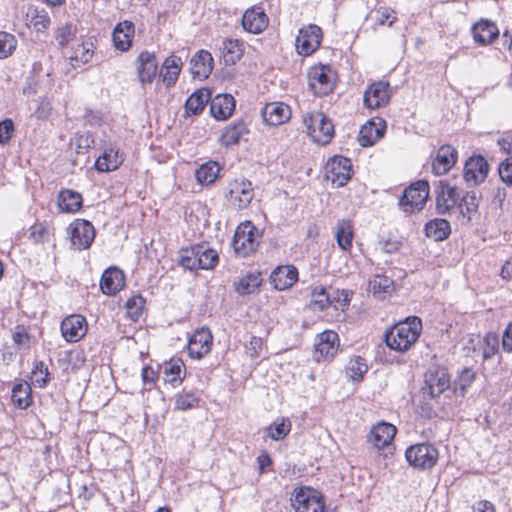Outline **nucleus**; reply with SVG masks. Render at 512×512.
Segmentation results:
<instances>
[{
	"mask_svg": "<svg viewBox=\"0 0 512 512\" xmlns=\"http://www.w3.org/2000/svg\"><path fill=\"white\" fill-rule=\"evenodd\" d=\"M422 330V322L418 317H408L399 322L385 335V341L390 349L405 352L417 341Z\"/></svg>",
	"mask_w": 512,
	"mask_h": 512,
	"instance_id": "nucleus-1",
	"label": "nucleus"
},
{
	"mask_svg": "<svg viewBox=\"0 0 512 512\" xmlns=\"http://www.w3.org/2000/svg\"><path fill=\"white\" fill-rule=\"evenodd\" d=\"M303 123L308 135L315 143L326 145L334 135L332 122L322 112L307 113L303 118Z\"/></svg>",
	"mask_w": 512,
	"mask_h": 512,
	"instance_id": "nucleus-2",
	"label": "nucleus"
},
{
	"mask_svg": "<svg viewBox=\"0 0 512 512\" xmlns=\"http://www.w3.org/2000/svg\"><path fill=\"white\" fill-rule=\"evenodd\" d=\"M429 197V184L419 180L404 190L400 197L399 206L406 214L421 211Z\"/></svg>",
	"mask_w": 512,
	"mask_h": 512,
	"instance_id": "nucleus-3",
	"label": "nucleus"
},
{
	"mask_svg": "<svg viewBox=\"0 0 512 512\" xmlns=\"http://www.w3.org/2000/svg\"><path fill=\"white\" fill-rule=\"evenodd\" d=\"M291 502L296 512H334L325 510L320 492L309 487L295 489Z\"/></svg>",
	"mask_w": 512,
	"mask_h": 512,
	"instance_id": "nucleus-4",
	"label": "nucleus"
},
{
	"mask_svg": "<svg viewBox=\"0 0 512 512\" xmlns=\"http://www.w3.org/2000/svg\"><path fill=\"white\" fill-rule=\"evenodd\" d=\"M258 231L251 222L241 223L235 230L232 246L239 256H247L257 247Z\"/></svg>",
	"mask_w": 512,
	"mask_h": 512,
	"instance_id": "nucleus-5",
	"label": "nucleus"
},
{
	"mask_svg": "<svg viewBox=\"0 0 512 512\" xmlns=\"http://www.w3.org/2000/svg\"><path fill=\"white\" fill-rule=\"evenodd\" d=\"M322 37V29L315 24H309L299 29L295 40L297 53L302 56H310L319 48Z\"/></svg>",
	"mask_w": 512,
	"mask_h": 512,
	"instance_id": "nucleus-6",
	"label": "nucleus"
},
{
	"mask_svg": "<svg viewBox=\"0 0 512 512\" xmlns=\"http://www.w3.org/2000/svg\"><path fill=\"white\" fill-rule=\"evenodd\" d=\"M451 386L450 375L444 367L430 368L425 374L423 393L431 398L441 396Z\"/></svg>",
	"mask_w": 512,
	"mask_h": 512,
	"instance_id": "nucleus-7",
	"label": "nucleus"
},
{
	"mask_svg": "<svg viewBox=\"0 0 512 512\" xmlns=\"http://www.w3.org/2000/svg\"><path fill=\"white\" fill-rule=\"evenodd\" d=\"M308 84L315 95H327L334 88V75L329 66L317 65L308 71Z\"/></svg>",
	"mask_w": 512,
	"mask_h": 512,
	"instance_id": "nucleus-8",
	"label": "nucleus"
},
{
	"mask_svg": "<svg viewBox=\"0 0 512 512\" xmlns=\"http://www.w3.org/2000/svg\"><path fill=\"white\" fill-rule=\"evenodd\" d=\"M406 459L415 468L427 469L433 467L438 460V450L431 444L422 443L406 450Z\"/></svg>",
	"mask_w": 512,
	"mask_h": 512,
	"instance_id": "nucleus-9",
	"label": "nucleus"
},
{
	"mask_svg": "<svg viewBox=\"0 0 512 512\" xmlns=\"http://www.w3.org/2000/svg\"><path fill=\"white\" fill-rule=\"evenodd\" d=\"M339 337L335 331L326 330L317 335L315 340L314 359L317 362L329 361L339 350Z\"/></svg>",
	"mask_w": 512,
	"mask_h": 512,
	"instance_id": "nucleus-10",
	"label": "nucleus"
},
{
	"mask_svg": "<svg viewBox=\"0 0 512 512\" xmlns=\"http://www.w3.org/2000/svg\"><path fill=\"white\" fill-rule=\"evenodd\" d=\"M351 161L343 156H334L325 166L326 179L336 187L344 186L351 178Z\"/></svg>",
	"mask_w": 512,
	"mask_h": 512,
	"instance_id": "nucleus-11",
	"label": "nucleus"
},
{
	"mask_svg": "<svg viewBox=\"0 0 512 512\" xmlns=\"http://www.w3.org/2000/svg\"><path fill=\"white\" fill-rule=\"evenodd\" d=\"M488 172L489 165L485 158L472 156L465 163L463 178L468 186H477L486 179Z\"/></svg>",
	"mask_w": 512,
	"mask_h": 512,
	"instance_id": "nucleus-12",
	"label": "nucleus"
},
{
	"mask_svg": "<svg viewBox=\"0 0 512 512\" xmlns=\"http://www.w3.org/2000/svg\"><path fill=\"white\" fill-rule=\"evenodd\" d=\"M390 98V85L384 81L372 83L364 92V104L369 109H379L386 106Z\"/></svg>",
	"mask_w": 512,
	"mask_h": 512,
	"instance_id": "nucleus-13",
	"label": "nucleus"
},
{
	"mask_svg": "<svg viewBox=\"0 0 512 512\" xmlns=\"http://www.w3.org/2000/svg\"><path fill=\"white\" fill-rule=\"evenodd\" d=\"M460 194L455 186L439 181L436 191V210L439 214L450 213L458 207Z\"/></svg>",
	"mask_w": 512,
	"mask_h": 512,
	"instance_id": "nucleus-14",
	"label": "nucleus"
},
{
	"mask_svg": "<svg viewBox=\"0 0 512 512\" xmlns=\"http://www.w3.org/2000/svg\"><path fill=\"white\" fill-rule=\"evenodd\" d=\"M254 197L251 182L247 180H235L230 183L227 199L235 208L241 210L246 208Z\"/></svg>",
	"mask_w": 512,
	"mask_h": 512,
	"instance_id": "nucleus-15",
	"label": "nucleus"
},
{
	"mask_svg": "<svg viewBox=\"0 0 512 512\" xmlns=\"http://www.w3.org/2000/svg\"><path fill=\"white\" fill-rule=\"evenodd\" d=\"M213 336L209 329H197L188 342V353L191 358L201 359L211 351Z\"/></svg>",
	"mask_w": 512,
	"mask_h": 512,
	"instance_id": "nucleus-16",
	"label": "nucleus"
},
{
	"mask_svg": "<svg viewBox=\"0 0 512 512\" xmlns=\"http://www.w3.org/2000/svg\"><path fill=\"white\" fill-rule=\"evenodd\" d=\"M61 333L67 342H78L87 333L86 319L81 315H70L61 323Z\"/></svg>",
	"mask_w": 512,
	"mask_h": 512,
	"instance_id": "nucleus-17",
	"label": "nucleus"
},
{
	"mask_svg": "<svg viewBox=\"0 0 512 512\" xmlns=\"http://www.w3.org/2000/svg\"><path fill=\"white\" fill-rule=\"evenodd\" d=\"M95 237L93 225L86 220H76L71 226V242L77 249L90 247Z\"/></svg>",
	"mask_w": 512,
	"mask_h": 512,
	"instance_id": "nucleus-18",
	"label": "nucleus"
},
{
	"mask_svg": "<svg viewBox=\"0 0 512 512\" xmlns=\"http://www.w3.org/2000/svg\"><path fill=\"white\" fill-rule=\"evenodd\" d=\"M386 123L382 118L367 121L360 129L358 141L362 147L374 145L384 136Z\"/></svg>",
	"mask_w": 512,
	"mask_h": 512,
	"instance_id": "nucleus-19",
	"label": "nucleus"
},
{
	"mask_svg": "<svg viewBox=\"0 0 512 512\" xmlns=\"http://www.w3.org/2000/svg\"><path fill=\"white\" fill-rule=\"evenodd\" d=\"M125 285V277L122 272L117 267H109L107 268L100 280V288L101 291L106 295H115L119 292Z\"/></svg>",
	"mask_w": 512,
	"mask_h": 512,
	"instance_id": "nucleus-20",
	"label": "nucleus"
},
{
	"mask_svg": "<svg viewBox=\"0 0 512 512\" xmlns=\"http://www.w3.org/2000/svg\"><path fill=\"white\" fill-rule=\"evenodd\" d=\"M290 117V107L282 102L269 103L262 110V118L270 126L284 124Z\"/></svg>",
	"mask_w": 512,
	"mask_h": 512,
	"instance_id": "nucleus-21",
	"label": "nucleus"
},
{
	"mask_svg": "<svg viewBox=\"0 0 512 512\" xmlns=\"http://www.w3.org/2000/svg\"><path fill=\"white\" fill-rule=\"evenodd\" d=\"M396 434V428L390 423L380 422L371 428L368 441L377 449L391 444Z\"/></svg>",
	"mask_w": 512,
	"mask_h": 512,
	"instance_id": "nucleus-22",
	"label": "nucleus"
},
{
	"mask_svg": "<svg viewBox=\"0 0 512 512\" xmlns=\"http://www.w3.org/2000/svg\"><path fill=\"white\" fill-rule=\"evenodd\" d=\"M242 26L250 33H261L268 26V17L259 7L247 9L242 17Z\"/></svg>",
	"mask_w": 512,
	"mask_h": 512,
	"instance_id": "nucleus-23",
	"label": "nucleus"
},
{
	"mask_svg": "<svg viewBox=\"0 0 512 512\" xmlns=\"http://www.w3.org/2000/svg\"><path fill=\"white\" fill-rule=\"evenodd\" d=\"M209 101L210 113L217 120L228 119L235 109V100L230 94H218Z\"/></svg>",
	"mask_w": 512,
	"mask_h": 512,
	"instance_id": "nucleus-24",
	"label": "nucleus"
},
{
	"mask_svg": "<svg viewBox=\"0 0 512 512\" xmlns=\"http://www.w3.org/2000/svg\"><path fill=\"white\" fill-rule=\"evenodd\" d=\"M298 279V271L292 265L277 267L270 276L271 283L277 290H286Z\"/></svg>",
	"mask_w": 512,
	"mask_h": 512,
	"instance_id": "nucleus-25",
	"label": "nucleus"
},
{
	"mask_svg": "<svg viewBox=\"0 0 512 512\" xmlns=\"http://www.w3.org/2000/svg\"><path fill=\"white\" fill-rule=\"evenodd\" d=\"M457 151L450 145L441 146L433 161V171L436 175L447 173L456 163Z\"/></svg>",
	"mask_w": 512,
	"mask_h": 512,
	"instance_id": "nucleus-26",
	"label": "nucleus"
},
{
	"mask_svg": "<svg viewBox=\"0 0 512 512\" xmlns=\"http://www.w3.org/2000/svg\"><path fill=\"white\" fill-rule=\"evenodd\" d=\"M473 38L476 43L486 46L493 43L499 35L497 26L488 20H481L472 27Z\"/></svg>",
	"mask_w": 512,
	"mask_h": 512,
	"instance_id": "nucleus-27",
	"label": "nucleus"
},
{
	"mask_svg": "<svg viewBox=\"0 0 512 512\" xmlns=\"http://www.w3.org/2000/svg\"><path fill=\"white\" fill-rule=\"evenodd\" d=\"M134 25L130 21L120 22L113 31V43L117 50L128 51L134 37Z\"/></svg>",
	"mask_w": 512,
	"mask_h": 512,
	"instance_id": "nucleus-28",
	"label": "nucleus"
},
{
	"mask_svg": "<svg viewBox=\"0 0 512 512\" xmlns=\"http://www.w3.org/2000/svg\"><path fill=\"white\" fill-rule=\"evenodd\" d=\"M137 72L142 84L151 83L157 72L154 54L142 52L137 58Z\"/></svg>",
	"mask_w": 512,
	"mask_h": 512,
	"instance_id": "nucleus-29",
	"label": "nucleus"
},
{
	"mask_svg": "<svg viewBox=\"0 0 512 512\" xmlns=\"http://www.w3.org/2000/svg\"><path fill=\"white\" fill-rule=\"evenodd\" d=\"M191 73L194 77L204 79L207 78L213 69V58L211 53L201 50L196 53L190 61Z\"/></svg>",
	"mask_w": 512,
	"mask_h": 512,
	"instance_id": "nucleus-30",
	"label": "nucleus"
},
{
	"mask_svg": "<svg viewBox=\"0 0 512 512\" xmlns=\"http://www.w3.org/2000/svg\"><path fill=\"white\" fill-rule=\"evenodd\" d=\"M122 162L123 157L119 154V150L109 147L97 158L95 168L99 172H110L116 170Z\"/></svg>",
	"mask_w": 512,
	"mask_h": 512,
	"instance_id": "nucleus-31",
	"label": "nucleus"
},
{
	"mask_svg": "<svg viewBox=\"0 0 512 512\" xmlns=\"http://www.w3.org/2000/svg\"><path fill=\"white\" fill-rule=\"evenodd\" d=\"M220 49L226 65H235L243 55V43L237 39L224 40Z\"/></svg>",
	"mask_w": 512,
	"mask_h": 512,
	"instance_id": "nucleus-32",
	"label": "nucleus"
},
{
	"mask_svg": "<svg viewBox=\"0 0 512 512\" xmlns=\"http://www.w3.org/2000/svg\"><path fill=\"white\" fill-rule=\"evenodd\" d=\"M58 206L63 212L75 213L82 206V196L73 190H63L59 195Z\"/></svg>",
	"mask_w": 512,
	"mask_h": 512,
	"instance_id": "nucleus-33",
	"label": "nucleus"
},
{
	"mask_svg": "<svg viewBox=\"0 0 512 512\" xmlns=\"http://www.w3.org/2000/svg\"><path fill=\"white\" fill-rule=\"evenodd\" d=\"M211 99L208 89H199L190 95L186 100L185 109L187 113L198 114L203 111L206 104Z\"/></svg>",
	"mask_w": 512,
	"mask_h": 512,
	"instance_id": "nucleus-34",
	"label": "nucleus"
},
{
	"mask_svg": "<svg viewBox=\"0 0 512 512\" xmlns=\"http://www.w3.org/2000/svg\"><path fill=\"white\" fill-rule=\"evenodd\" d=\"M450 223L445 219H434L425 225L427 237L435 241H442L450 234Z\"/></svg>",
	"mask_w": 512,
	"mask_h": 512,
	"instance_id": "nucleus-35",
	"label": "nucleus"
},
{
	"mask_svg": "<svg viewBox=\"0 0 512 512\" xmlns=\"http://www.w3.org/2000/svg\"><path fill=\"white\" fill-rule=\"evenodd\" d=\"M184 363L181 359H170L162 366L165 381L172 385L182 383L184 376H182V369Z\"/></svg>",
	"mask_w": 512,
	"mask_h": 512,
	"instance_id": "nucleus-36",
	"label": "nucleus"
},
{
	"mask_svg": "<svg viewBox=\"0 0 512 512\" xmlns=\"http://www.w3.org/2000/svg\"><path fill=\"white\" fill-rule=\"evenodd\" d=\"M335 237L339 247L348 250L352 246L353 227L350 221L340 220L335 227Z\"/></svg>",
	"mask_w": 512,
	"mask_h": 512,
	"instance_id": "nucleus-37",
	"label": "nucleus"
},
{
	"mask_svg": "<svg viewBox=\"0 0 512 512\" xmlns=\"http://www.w3.org/2000/svg\"><path fill=\"white\" fill-rule=\"evenodd\" d=\"M260 273H249L235 283V290L240 295H247L256 292L261 285Z\"/></svg>",
	"mask_w": 512,
	"mask_h": 512,
	"instance_id": "nucleus-38",
	"label": "nucleus"
},
{
	"mask_svg": "<svg viewBox=\"0 0 512 512\" xmlns=\"http://www.w3.org/2000/svg\"><path fill=\"white\" fill-rule=\"evenodd\" d=\"M246 131V126L243 122L234 123L223 130L219 141L226 147L235 145Z\"/></svg>",
	"mask_w": 512,
	"mask_h": 512,
	"instance_id": "nucleus-39",
	"label": "nucleus"
},
{
	"mask_svg": "<svg viewBox=\"0 0 512 512\" xmlns=\"http://www.w3.org/2000/svg\"><path fill=\"white\" fill-rule=\"evenodd\" d=\"M220 168L217 162L209 161L196 170V179L202 185L212 184L218 177Z\"/></svg>",
	"mask_w": 512,
	"mask_h": 512,
	"instance_id": "nucleus-40",
	"label": "nucleus"
},
{
	"mask_svg": "<svg viewBox=\"0 0 512 512\" xmlns=\"http://www.w3.org/2000/svg\"><path fill=\"white\" fill-rule=\"evenodd\" d=\"M12 402L20 409H26L32 402L31 388L28 383L16 384L12 389Z\"/></svg>",
	"mask_w": 512,
	"mask_h": 512,
	"instance_id": "nucleus-41",
	"label": "nucleus"
},
{
	"mask_svg": "<svg viewBox=\"0 0 512 512\" xmlns=\"http://www.w3.org/2000/svg\"><path fill=\"white\" fill-rule=\"evenodd\" d=\"M182 61L180 57L170 56L163 64V78L167 86L174 85L180 73Z\"/></svg>",
	"mask_w": 512,
	"mask_h": 512,
	"instance_id": "nucleus-42",
	"label": "nucleus"
},
{
	"mask_svg": "<svg viewBox=\"0 0 512 512\" xmlns=\"http://www.w3.org/2000/svg\"><path fill=\"white\" fill-rule=\"evenodd\" d=\"M291 430V421L288 418H281L270 424L266 429V434L274 441L284 439Z\"/></svg>",
	"mask_w": 512,
	"mask_h": 512,
	"instance_id": "nucleus-43",
	"label": "nucleus"
},
{
	"mask_svg": "<svg viewBox=\"0 0 512 512\" xmlns=\"http://www.w3.org/2000/svg\"><path fill=\"white\" fill-rule=\"evenodd\" d=\"M369 288L374 293V295H377L378 297H384L393 291V280L387 276L375 275L369 281Z\"/></svg>",
	"mask_w": 512,
	"mask_h": 512,
	"instance_id": "nucleus-44",
	"label": "nucleus"
},
{
	"mask_svg": "<svg viewBox=\"0 0 512 512\" xmlns=\"http://www.w3.org/2000/svg\"><path fill=\"white\" fill-rule=\"evenodd\" d=\"M479 207V197L476 193H466L464 196H460V201L458 202V207L460 208V212L464 217L471 219L473 215L476 214Z\"/></svg>",
	"mask_w": 512,
	"mask_h": 512,
	"instance_id": "nucleus-45",
	"label": "nucleus"
},
{
	"mask_svg": "<svg viewBox=\"0 0 512 512\" xmlns=\"http://www.w3.org/2000/svg\"><path fill=\"white\" fill-rule=\"evenodd\" d=\"M198 254V267L200 269H211L218 262V254L213 249L204 248L203 246H196Z\"/></svg>",
	"mask_w": 512,
	"mask_h": 512,
	"instance_id": "nucleus-46",
	"label": "nucleus"
},
{
	"mask_svg": "<svg viewBox=\"0 0 512 512\" xmlns=\"http://www.w3.org/2000/svg\"><path fill=\"white\" fill-rule=\"evenodd\" d=\"M93 45L91 43L78 44L70 56L73 65H82L88 63L93 57Z\"/></svg>",
	"mask_w": 512,
	"mask_h": 512,
	"instance_id": "nucleus-47",
	"label": "nucleus"
},
{
	"mask_svg": "<svg viewBox=\"0 0 512 512\" xmlns=\"http://www.w3.org/2000/svg\"><path fill=\"white\" fill-rule=\"evenodd\" d=\"M372 18L377 25L391 26L397 20V14L389 7H380L372 12Z\"/></svg>",
	"mask_w": 512,
	"mask_h": 512,
	"instance_id": "nucleus-48",
	"label": "nucleus"
},
{
	"mask_svg": "<svg viewBox=\"0 0 512 512\" xmlns=\"http://www.w3.org/2000/svg\"><path fill=\"white\" fill-rule=\"evenodd\" d=\"M346 372L352 380L359 381L363 374L367 372V365L361 357H355L349 361Z\"/></svg>",
	"mask_w": 512,
	"mask_h": 512,
	"instance_id": "nucleus-49",
	"label": "nucleus"
},
{
	"mask_svg": "<svg viewBox=\"0 0 512 512\" xmlns=\"http://www.w3.org/2000/svg\"><path fill=\"white\" fill-rule=\"evenodd\" d=\"M497 345V337L495 335L488 334L481 339L478 351L484 359H487L496 353Z\"/></svg>",
	"mask_w": 512,
	"mask_h": 512,
	"instance_id": "nucleus-50",
	"label": "nucleus"
},
{
	"mask_svg": "<svg viewBox=\"0 0 512 512\" xmlns=\"http://www.w3.org/2000/svg\"><path fill=\"white\" fill-rule=\"evenodd\" d=\"M51 231L48 228V226L44 223H35L30 228V239L38 244V243H45L50 240Z\"/></svg>",
	"mask_w": 512,
	"mask_h": 512,
	"instance_id": "nucleus-51",
	"label": "nucleus"
},
{
	"mask_svg": "<svg viewBox=\"0 0 512 512\" xmlns=\"http://www.w3.org/2000/svg\"><path fill=\"white\" fill-rule=\"evenodd\" d=\"M17 45L16 38L7 32H0V58L4 59L10 56Z\"/></svg>",
	"mask_w": 512,
	"mask_h": 512,
	"instance_id": "nucleus-52",
	"label": "nucleus"
},
{
	"mask_svg": "<svg viewBox=\"0 0 512 512\" xmlns=\"http://www.w3.org/2000/svg\"><path fill=\"white\" fill-rule=\"evenodd\" d=\"M475 377L473 370L469 368H465L458 377V380L455 382V393L463 396L465 394L466 388L471 385Z\"/></svg>",
	"mask_w": 512,
	"mask_h": 512,
	"instance_id": "nucleus-53",
	"label": "nucleus"
},
{
	"mask_svg": "<svg viewBox=\"0 0 512 512\" xmlns=\"http://www.w3.org/2000/svg\"><path fill=\"white\" fill-rule=\"evenodd\" d=\"M197 258L198 254L195 247L185 249L182 251V254L179 259V264L188 270L200 269L198 267Z\"/></svg>",
	"mask_w": 512,
	"mask_h": 512,
	"instance_id": "nucleus-54",
	"label": "nucleus"
},
{
	"mask_svg": "<svg viewBox=\"0 0 512 512\" xmlns=\"http://www.w3.org/2000/svg\"><path fill=\"white\" fill-rule=\"evenodd\" d=\"M311 305L318 307L320 310L325 309L331 303V296L323 287H316L311 293Z\"/></svg>",
	"mask_w": 512,
	"mask_h": 512,
	"instance_id": "nucleus-55",
	"label": "nucleus"
},
{
	"mask_svg": "<svg viewBox=\"0 0 512 512\" xmlns=\"http://www.w3.org/2000/svg\"><path fill=\"white\" fill-rule=\"evenodd\" d=\"M125 307L127 309V314L133 320H137L142 315L144 299L141 296L131 297L126 301Z\"/></svg>",
	"mask_w": 512,
	"mask_h": 512,
	"instance_id": "nucleus-56",
	"label": "nucleus"
},
{
	"mask_svg": "<svg viewBox=\"0 0 512 512\" xmlns=\"http://www.w3.org/2000/svg\"><path fill=\"white\" fill-rule=\"evenodd\" d=\"M198 404V398L190 392H184L179 394L175 400V408L178 410H188Z\"/></svg>",
	"mask_w": 512,
	"mask_h": 512,
	"instance_id": "nucleus-57",
	"label": "nucleus"
},
{
	"mask_svg": "<svg viewBox=\"0 0 512 512\" xmlns=\"http://www.w3.org/2000/svg\"><path fill=\"white\" fill-rule=\"evenodd\" d=\"M76 27L71 23L61 25L57 30L56 39L61 46H66L75 36Z\"/></svg>",
	"mask_w": 512,
	"mask_h": 512,
	"instance_id": "nucleus-58",
	"label": "nucleus"
},
{
	"mask_svg": "<svg viewBox=\"0 0 512 512\" xmlns=\"http://www.w3.org/2000/svg\"><path fill=\"white\" fill-rule=\"evenodd\" d=\"M14 132V124L11 119H5L0 122V144H7Z\"/></svg>",
	"mask_w": 512,
	"mask_h": 512,
	"instance_id": "nucleus-59",
	"label": "nucleus"
},
{
	"mask_svg": "<svg viewBox=\"0 0 512 512\" xmlns=\"http://www.w3.org/2000/svg\"><path fill=\"white\" fill-rule=\"evenodd\" d=\"M93 143H94V140L89 133L78 135L74 139L76 152L78 154L84 153L85 151H87L92 146Z\"/></svg>",
	"mask_w": 512,
	"mask_h": 512,
	"instance_id": "nucleus-60",
	"label": "nucleus"
},
{
	"mask_svg": "<svg viewBox=\"0 0 512 512\" xmlns=\"http://www.w3.org/2000/svg\"><path fill=\"white\" fill-rule=\"evenodd\" d=\"M499 176L503 182L512 185V156L499 165Z\"/></svg>",
	"mask_w": 512,
	"mask_h": 512,
	"instance_id": "nucleus-61",
	"label": "nucleus"
},
{
	"mask_svg": "<svg viewBox=\"0 0 512 512\" xmlns=\"http://www.w3.org/2000/svg\"><path fill=\"white\" fill-rule=\"evenodd\" d=\"M50 17L46 13H37L32 18V25L38 32H43L50 26Z\"/></svg>",
	"mask_w": 512,
	"mask_h": 512,
	"instance_id": "nucleus-62",
	"label": "nucleus"
},
{
	"mask_svg": "<svg viewBox=\"0 0 512 512\" xmlns=\"http://www.w3.org/2000/svg\"><path fill=\"white\" fill-rule=\"evenodd\" d=\"M497 143L503 152L512 155V133H505L498 139Z\"/></svg>",
	"mask_w": 512,
	"mask_h": 512,
	"instance_id": "nucleus-63",
	"label": "nucleus"
},
{
	"mask_svg": "<svg viewBox=\"0 0 512 512\" xmlns=\"http://www.w3.org/2000/svg\"><path fill=\"white\" fill-rule=\"evenodd\" d=\"M502 346L504 350L512 352V323H510L504 331Z\"/></svg>",
	"mask_w": 512,
	"mask_h": 512,
	"instance_id": "nucleus-64",
	"label": "nucleus"
}]
</instances>
